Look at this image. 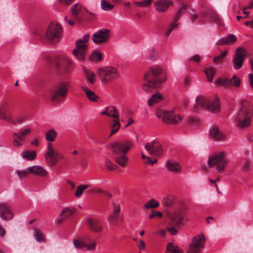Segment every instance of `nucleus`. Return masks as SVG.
Segmentation results:
<instances>
[{
	"label": "nucleus",
	"mask_w": 253,
	"mask_h": 253,
	"mask_svg": "<svg viewBox=\"0 0 253 253\" xmlns=\"http://www.w3.org/2000/svg\"><path fill=\"white\" fill-rule=\"evenodd\" d=\"M215 83L227 88L231 86L238 87L240 85L241 80L236 75H234L230 79L228 78H219L216 80Z\"/></svg>",
	"instance_id": "obj_21"
},
{
	"label": "nucleus",
	"mask_w": 253,
	"mask_h": 253,
	"mask_svg": "<svg viewBox=\"0 0 253 253\" xmlns=\"http://www.w3.org/2000/svg\"><path fill=\"white\" fill-rule=\"evenodd\" d=\"M250 84L252 88H253V75L250 74L249 75Z\"/></svg>",
	"instance_id": "obj_63"
},
{
	"label": "nucleus",
	"mask_w": 253,
	"mask_h": 253,
	"mask_svg": "<svg viewBox=\"0 0 253 253\" xmlns=\"http://www.w3.org/2000/svg\"><path fill=\"white\" fill-rule=\"evenodd\" d=\"M112 108L113 109V111L114 112V114H112V110H109V107H106L105 109L101 113V114L112 117L115 119H118L119 115L116 107L114 106H112Z\"/></svg>",
	"instance_id": "obj_35"
},
{
	"label": "nucleus",
	"mask_w": 253,
	"mask_h": 253,
	"mask_svg": "<svg viewBox=\"0 0 253 253\" xmlns=\"http://www.w3.org/2000/svg\"><path fill=\"white\" fill-rule=\"evenodd\" d=\"M84 72L87 80L90 84H93L95 82V75L94 73L89 71L86 67H84Z\"/></svg>",
	"instance_id": "obj_40"
},
{
	"label": "nucleus",
	"mask_w": 253,
	"mask_h": 253,
	"mask_svg": "<svg viewBox=\"0 0 253 253\" xmlns=\"http://www.w3.org/2000/svg\"><path fill=\"white\" fill-rule=\"evenodd\" d=\"M215 70V69L213 67H209L205 69L204 72L209 82H211L212 81Z\"/></svg>",
	"instance_id": "obj_39"
},
{
	"label": "nucleus",
	"mask_w": 253,
	"mask_h": 253,
	"mask_svg": "<svg viewBox=\"0 0 253 253\" xmlns=\"http://www.w3.org/2000/svg\"><path fill=\"white\" fill-rule=\"evenodd\" d=\"M74 212L73 209L66 208L60 214V217L63 216L65 218L71 216Z\"/></svg>",
	"instance_id": "obj_45"
},
{
	"label": "nucleus",
	"mask_w": 253,
	"mask_h": 253,
	"mask_svg": "<svg viewBox=\"0 0 253 253\" xmlns=\"http://www.w3.org/2000/svg\"><path fill=\"white\" fill-rule=\"evenodd\" d=\"M86 222L89 229L94 233H99L102 231L103 226L101 221L96 218L88 217Z\"/></svg>",
	"instance_id": "obj_22"
},
{
	"label": "nucleus",
	"mask_w": 253,
	"mask_h": 253,
	"mask_svg": "<svg viewBox=\"0 0 253 253\" xmlns=\"http://www.w3.org/2000/svg\"><path fill=\"white\" fill-rule=\"evenodd\" d=\"M201 59V56L198 54H196L192 56L190 58V60L196 63H199V62H200Z\"/></svg>",
	"instance_id": "obj_58"
},
{
	"label": "nucleus",
	"mask_w": 253,
	"mask_h": 253,
	"mask_svg": "<svg viewBox=\"0 0 253 253\" xmlns=\"http://www.w3.org/2000/svg\"><path fill=\"white\" fill-rule=\"evenodd\" d=\"M209 13V16L211 18V21L218 25H222V21L220 15L216 10L212 7H209L207 8Z\"/></svg>",
	"instance_id": "obj_28"
},
{
	"label": "nucleus",
	"mask_w": 253,
	"mask_h": 253,
	"mask_svg": "<svg viewBox=\"0 0 253 253\" xmlns=\"http://www.w3.org/2000/svg\"><path fill=\"white\" fill-rule=\"evenodd\" d=\"M82 90L84 92L86 97L91 101L97 102L99 100V97L97 95L94 91L89 89L88 87L84 85H81Z\"/></svg>",
	"instance_id": "obj_32"
},
{
	"label": "nucleus",
	"mask_w": 253,
	"mask_h": 253,
	"mask_svg": "<svg viewBox=\"0 0 253 253\" xmlns=\"http://www.w3.org/2000/svg\"><path fill=\"white\" fill-rule=\"evenodd\" d=\"M25 121V118L24 117H20L16 119V121H15L16 123L17 122L18 124H22Z\"/></svg>",
	"instance_id": "obj_62"
},
{
	"label": "nucleus",
	"mask_w": 253,
	"mask_h": 253,
	"mask_svg": "<svg viewBox=\"0 0 253 253\" xmlns=\"http://www.w3.org/2000/svg\"><path fill=\"white\" fill-rule=\"evenodd\" d=\"M133 146L129 140H120L116 141L110 145V149L114 154L115 162L123 168L126 167L128 164L129 159L126 154Z\"/></svg>",
	"instance_id": "obj_4"
},
{
	"label": "nucleus",
	"mask_w": 253,
	"mask_h": 253,
	"mask_svg": "<svg viewBox=\"0 0 253 253\" xmlns=\"http://www.w3.org/2000/svg\"><path fill=\"white\" fill-rule=\"evenodd\" d=\"M62 32V28L59 24L51 23L46 30L44 37L41 35L39 36L41 39L45 38L48 41L54 43L59 41Z\"/></svg>",
	"instance_id": "obj_14"
},
{
	"label": "nucleus",
	"mask_w": 253,
	"mask_h": 253,
	"mask_svg": "<svg viewBox=\"0 0 253 253\" xmlns=\"http://www.w3.org/2000/svg\"><path fill=\"white\" fill-rule=\"evenodd\" d=\"M133 146L129 140H120L116 141L110 145V149L114 154L115 162L123 168L126 167L128 164L129 159L126 154Z\"/></svg>",
	"instance_id": "obj_3"
},
{
	"label": "nucleus",
	"mask_w": 253,
	"mask_h": 253,
	"mask_svg": "<svg viewBox=\"0 0 253 253\" xmlns=\"http://www.w3.org/2000/svg\"><path fill=\"white\" fill-rule=\"evenodd\" d=\"M102 55L98 51H94L89 57V60L92 62H97L101 60Z\"/></svg>",
	"instance_id": "obj_44"
},
{
	"label": "nucleus",
	"mask_w": 253,
	"mask_h": 253,
	"mask_svg": "<svg viewBox=\"0 0 253 253\" xmlns=\"http://www.w3.org/2000/svg\"><path fill=\"white\" fill-rule=\"evenodd\" d=\"M157 117L161 119L165 123L168 124L176 125L179 123L182 120L181 115H177L173 111H167L163 110H157Z\"/></svg>",
	"instance_id": "obj_12"
},
{
	"label": "nucleus",
	"mask_w": 253,
	"mask_h": 253,
	"mask_svg": "<svg viewBox=\"0 0 253 253\" xmlns=\"http://www.w3.org/2000/svg\"><path fill=\"white\" fill-rule=\"evenodd\" d=\"M36 156L37 153L36 151H31L30 150H26L22 153V157L28 161L34 160L36 158Z\"/></svg>",
	"instance_id": "obj_37"
},
{
	"label": "nucleus",
	"mask_w": 253,
	"mask_h": 253,
	"mask_svg": "<svg viewBox=\"0 0 253 253\" xmlns=\"http://www.w3.org/2000/svg\"><path fill=\"white\" fill-rule=\"evenodd\" d=\"M145 148L151 155L160 157L163 154L162 146L156 139L146 143L145 145Z\"/></svg>",
	"instance_id": "obj_19"
},
{
	"label": "nucleus",
	"mask_w": 253,
	"mask_h": 253,
	"mask_svg": "<svg viewBox=\"0 0 253 253\" xmlns=\"http://www.w3.org/2000/svg\"><path fill=\"white\" fill-rule=\"evenodd\" d=\"M112 207L113 211L112 213L120 214L121 211V206L118 204H115V203H112Z\"/></svg>",
	"instance_id": "obj_55"
},
{
	"label": "nucleus",
	"mask_w": 253,
	"mask_h": 253,
	"mask_svg": "<svg viewBox=\"0 0 253 253\" xmlns=\"http://www.w3.org/2000/svg\"><path fill=\"white\" fill-rule=\"evenodd\" d=\"M196 104L193 107V111L197 112L200 108H206L208 111L216 113L219 111L220 103L218 98L209 99L202 95L197 96L196 98Z\"/></svg>",
	"instance_id": "obj_7"
},
{
	"label": "nucleus",
	"mask_w": 253,
	"mask_h": 253,
	"mask_svg": "<svg viewBox=\"0 0 253 253\" xmlns=\"http://www.w3.org/2000/svg\"><path fill=\"white\" fill-rule=\"evenodd\" d=\"M165 167L170 172L178 174L182 171V167L177 162L172 160H169L166 163Z\"/></svg>",
	"instance_id": "obj_25"
},
{
	"label": "nucleus",
	"mask_w": 253,
	"mask_h": 253,
	"mask_svg": "<svg viewBox=\"0 0 253 253\" xmlns=\"http://www.w3.org/2000/svg\"><path fill=\"white\" fill-rule=\"evenodd\" d=\"M191 80L188 77H186L185 78L184 80V84L185 85H189L190 83Z\"/></svg>",
	"instance_id": "obj_64"
},
{
	"label": "nucleus",
	"mask_w": 253,
	"mask_h": 253,
	"mask_svg": "<svg viewBox=\"0 0 253 253\" xmlns=\"http://www.w3.org/2000/svg\"><path fill=\"white\" fill-rule=\"evenodd\" d=\"M210 135L212 139L215 141L223 140L225 137V135L215 126L211 127L210 128Z\"/></svg>",
	"instance_id": "obj_26"
},
{
	"label": "nucleus",
	"mask_w": 253,
	"mask_h": 253,
	"mask_svg": "<svg viewBox=\"0 0 253 253\" xmlns=\"http://www.w3.org/2000/svg\"><path fill=\"white\" fill-rule=\"evenodd\" d=\"M66 63L68 65V67L64 68V72L68 74L70 72L71 69L69 67L70 65L71 64V61L69 58H66Z\"/></svg>",
	"instance_id": "obj_59"
},
{
	"label": "nucleus",
	"mask_w": 253,
	"mask_h": 253,
	"mask_svg": "<svg viewBox=\"0 0 253 253\" xmlns=\"http://www.w3.org/2000/svg\"><path fill=\"white\" fill-rule=\"evenodd\" d=\"M166 253H183V251L172 243H169L167 246Z\"/></svg>",
	"instance_id": "obj_38"
},
{
	"label": "nucleus",
	"mask_w": 253,
	"mask_h": 253,
	"mask_svg": "<svg viewBox=\"0 0 253 253\" xmlns=\"http://www.w3.org/2000/svg\"><path fill=\"white\" fill-rule=\"evenodd\" d=\"M88 185H80L78 186L75 192V196L79 197L83 194L84 191L89 187Z\"/></svg>",
	"instance_id": "obj_48"
},
{
	"label": "nucleus",
	"mask_w": 253,
	"mask_h": 253,
	"mask_svg": "<svg viewBox=\"0 0 253 253\" xmlns=\"http://www.w3.org/2000/svg\"><path fill=\"white\" fill-rule=\"evenodd\" d=\"M31 132L32 129L30 127H27L20 129L17 132H12L13 145L17 147L21 146L25 141L27 136L29 135Z\"/></svg>",
	"instance_id": "obj_16"
},
{
	"label": "nucleus",
	"mask_w": 253,
	"mask_h": 253,
	"mask_svg": "<svg viewBox=\"0 0 253 253\" xmlns=\"http://www.w3.org/2000/svg\"><path fill=\"white\" fill-rule=\"evenodd\" d=\"M101 8L105 11H109L113 9L114 6L105 0H102L101 1Z\"/></svg>",
	"instance_id": "obj_47"
},
{
	"label": "nucleus",
	"mask_w": 253,
	"mask_h": 253,
	"mask_svg": "<svg viewBox=\"0 0 253 253\" xmlns=\"http://www.w3.org/2000/svg\"><path fill=\"white\" fill-rule=\"evenodd\" d=\"M89 35L85 34L83 39L78 40L76 42V48L73 50V54L81 61H84L86 59L87 42Z\"/></svg>",
	"instance_id": "obj_9"
},
{
	"label": "nucleus",
	"mask_w": 253,
	"mask_h": 253,
	"mask_svg": "<svg viewBox=\"0 0 253 253\" xmlns=\"http://www.w3.org/2000/svg\"><path fill=\"white\" fill-rule=\"evenodd\" d=\"M173 5V2L169 0H159L154 3L156 10L159 12L166 11L170 6Z\"/></svg>",
	"instance_id": "obj_24"
},
{
	"label": "nucleus",
	"mask_w": 253,
	"mask_h": 253,
	"mask_svg": "<svg viewBox=\"0 0 253 253\" xmlns=\"http://www.w3.org/2000/svg\"><path fill=\"white\" fill-rule=\"evenodd\" d=\"M143 90L148 92H152L167 80V75L160 66L154 65L149 67L143 76Z\"/></svg>",
	"instance_id": "obj_1"
},
{
	"label": "nucleus",
	"mask_w": 253,
	"mask_h": 253,
	"mask_svg": "<svg viewBox=\"0 0 253 253\" xmlns=\"http://www.w3.org/2000/svg\"><path fill=\"white\" fill-rule=\"evenodd\" d=\"M12 106L8 102H3L0 104V119L4 120L9 124L16 125V122L12 118L10 113Z\"/></svg>",
	"instance_id": "obj_18"
},
{
	"label": "nucleus",
	"mask_w": 253,
	"mask_h": 253,
	"mask_svg": "<svg viewBox=\"0 0 253 253\" xmlns=\"http://www.w3.org/2000/svg\"><path fill=\"white\" fill-rule=\"evenodd\" d=\"M227 54V52L226 51H224L222 52L220 55L215 56L213 58V62L215 63H218L222 62L224 58L226 56Z\"/></svg>",
	"instance_id": "obj_51"
},
{
	"label": "nucleus",
	"mask_w": 253,
	"mask_h": 253,
	"mask_svg": "<svg viewBox=\"0 0 253 253\" xmlns=\"http://www.w3.org/2000/svg\"><path fill=\"white\" fill-rule=\"evenodd\" d=\"M59 153L51 143H47V150L44 154L45 162L49 167L54 166L59 159Z\"/></svg>",
	"instance_id": "obj_17"
},
{
	"label": "nucleus",
	"mask_w": 253,
	"mask_h": 253,
	"mask_svg": "<svg viewBox=\"0 0 253 253\" xmlns=\"http://www.w3.org/2000/svg\"><path fill=\"white\" fill-rule=\"evenodd\" d=\"M190 20L192 23H195L198 20L200 23L204 22L203 19L199 18V16L197 14H193L190 18Z\"/></svg>",
	"instance_id": "obj_56"
},
{
	"label": "nucleus",
	"mask_w": 253,
	"mask_h": 253,
	"mask_svg": "<svg viewBox=\"0 0 253 253\" xmlns=\"http://www.w3.org/2000/svg\"><path fill=\"white\" fill-rule=\"evenodd\" d=\"M73 243L76 249L79 250L85 248L88 251H94L97 245L96 241L88 235L74 239Z\"/></svg>",
	"instance_id": "obj_11"
},
{
	"label": "nucleus",
	"mask_w": 253,
	"mask_h": 253,
	"mask_svg": "<svg viewBox=\"0 0 253 253\" xmlns=\"http://www.w3.org/2000/svg\"><path fill=\"white\" fill-rule=\"evenodd\" d=\"M19 178L22 179L26 177L29 174H31V171L29 170V168L23 170H18L16 171Z\"/></svg>",
	"instance_id": "obj_50"
},
{
	"label": "nucleus",
	"mask_w": 253,
	"mask_h": 253,
	"mask_svg": "<svg viewBox=\"0 0 253 253\" xmlns=\"http://www.w3.org/2000/svg\"><path fill=\"white\" fill-rule=\"evenodd\" d=\"M70 88V83L66 81L58 82L54 84L48 90L50 100L55 103L63 102Z\"/></svg>",
	"instance_id": "obj_5"
},
{
	"label": "nucleus",
	"mask_w": 253,
	"mask_h": 253,
	"mask_svg": "<svg viewBox=\"0 0 253 253\" xmlns=\"http://www.w3.org/2000/svg\"><path fill=\"white\" fill-rule=\"evenodd\" d=\"M187 209L184 206H180L169 211L168 213V231L171 235H176L177 228L184 225V222L188 221L186 217Z\"/></svg>",
	"instance_id": "obj_2"
},
{
	"label": "nucleus",
	"mask_w": 253,
	"mask_h": 253,
	"mask_svg": "<svg viewBox=\"0 0 253 253\" xmlns=\"http://www.w3.org/2000/svg\"><path fill=\"white\" fill-rule=\"evenodd\" d=\"M226 156V153L222 151L210 157L208 162L209 167L215 168L218 173L223 172L228 163Z\"/></svg>",
	"instance_id": "obj_8"
},
{
	"label": "nucleus",
	"mask_w": 253,
	"mask_h": 253,
	"mask_svg": "<svg viewBox=\"0 0 253 253\" xmlns=\"http://www.w3.org/2000/svg\"><path fill=\"white\" fill-rule=\"evenodd\" d=\"M163 97L161 94L158 92L154 93L151 97L148 100V103L150 106L153 105L155 103L162 100Z\"/></svg>",
	"instance_id": "obj_36"
},
{
	"label": "nucleus",
	"mask_w": 253,
	"mask_h": 253,
	"mask_svg": "<svg viewBox=\"0 0 253 253\" xmlns=\"http://www.w3.org/2000/svg\"><path fill=\"white\" fill-rule=\"evenodd\" d=\"M237 41V39L235 35L230 34L227 37H224L219 40L217 42L216 44L219 45H232Z\"/></svg>",
	"instance_id": "obj_31"
},
{
	"label": "nucleus",
	"mask_w": 253,
	"mask_h": 253,
	"mask_svg": "<svg viewBox=\"0 0 253 253\" xmlns=\"http://www.w3.org/2000/svg\"><path fill=\"white\" fill-rule=\"evenodd\" d=\"M73 0H59L61 3L67 5L70 4L73 1Z\"/></svg>",
	"instance_id": "obj_61"
},
{
	"label": "nucleus",
	"mask_w": 253,
	"mask_h": 253,
	"mask_svg": "<svg viewBox=\"0 0 253 253\" xmlns=\"http://www.w3.org/2000/svg\"><path fill=\"white\" fill-rule=\"evenodd\" d=\"M156 216L162 217L163 216V213L160 211H153L152 213L149 215V218L151 219Z\"/></svg>",
	"instance_id": "obj_57"
},
{
	"label": "nucleus",
	"mask_w": 253,
	"mask_h": 253,
	"mask_svg": "<svg viewBox=\"0 0 253 253\" xmlns=\"http://www.w3.org/2000/svg\"><path fill=\"white\" fill-rule=\"evenodd\" d=\"M88 192L90 193H94L96 194H104L105 193V190L100 188L94 187L89 190Z\"/></svg>",
	"instance_id": "obj_54"
},
{
	"label": "nucleus",
	"mask_w": 253,
	"mask_h": 253,
	"mask_svg": "<svg viewBox=\"0 0 253 253\" xmlns=\"http://www.w3.org/2000/svg\"><path fill=\"white\" fill-rule=\"evenodd\" d=\"M57 136V132L53 129L48 130L45 134V138L47 141L49 143L53 142Z\"/></svg>",
	"instance_id": "obj_33"
},
{
	"label": "nucleus",
	"mask_w": 253,
	"mask_h": 253,
	"mask_svg": "<svg viewBox=\"0 0 253 253\" xmlns=\"http://www.w3.org/2000/svg\"><path fill=\"white\" fill-rule=\"evenodd\" d=\"M85 10L84 9L80 3H76L72 6L70 13L74 18L78 19V17L83 16Z\"/></svg>",
	"instance_id": "obj_30"
},
{
	"label": "nucleus",
	"mask_w": 253,
	"mask_h": 253,
	"mask_svg": "<svg viewBox=\"0 0 253 253\" xmlns=\"http://www.w3.org/2000/svg\"><path fill=\"white\" fill-rule=\"evenodd\" d=\"M111 31L107 29H102L94 33L92 40L95 43L100 44L106 42L110 38Z\"/></svg>",
	"instance_id": "obj_20"
},
{
	"label": "nucleus",
	"mask_w": 253,
	"mask_h": 253,
	"mask_svg": "<svg viewBox=\"0 0 253 253\" xmlns=\"http://www.w3.org/2000/svg\"><path fill=\"white\" fill-rule=\"evenodd\" d=\"M205 241L206 238L202 233L194 237L189 245L187 253H199L204 247Z\"/></svg>",
	"instance_id": "obj_15"
},
{
	"label": "nucleus",
	"mask_w": 253,
	"mask_h": 253,
	"mask_svg": "<svg viewBox=\"0 0 253 253\" xmlns=\"http://www.w3.org/2000/svg\"><path fill=\"white\" fill-rule=\"evenodd\" d=\"M97 74L101 81L105 83L112 82L120 76L118 69L112 66L99 69Z\"/></svg>",
	"instance_id": "obj_10"
},
{
	"label": "nucleus",
	"mask_w": 253,
	"mask_h": 253,
	"mask_svg": "<svg viewBox=\"0 0 253 253\" xmlns=\"http://www.w3.org/2000/svg\"><path fill=\"white\" fill-rule=\"evenodd\" d=\"M117 119H115V120H114L113 121V123L111 125L112 128L110 134L111 136L117 132L120 127V124Z\"/></svg>",
	"instance_id": "obj_42"
},
{
	"label": "nucleus",
	"mask_w": 253,
	"mask_h": 253,
	"mask_svg": "<svg viewBox=\"0 0 253 253\" xmlns=\"http://www.w3.org/2000/svg\"><path fill=\"white\" fill-rule=\"evenodd\" d=\"M120 220L122 221L123 218L119 214L112 213L108 217V222L113 225H116Z\"/></svg>",
	"instance_id": "obj_34"
},
{
	"label": "nucleus",
	"mask_w": 253,
	"mask_h": 253,
	"mask_svg": "<svg viewBox=\"0 0 253 253\" xmlns=\"http://www.w3.org/2000/svg\"><path fill=\"white\" fill-rule=\"evenodd\" d=\"M34 236L36 240L39 242H44L45 241L43 235L38 229H35L34 230Z\"/></svg>",
	"instance_id": "obj_46"
},
{
	"label": "nucleus",
	"mask_w": 253,
	"mask_h": 253,
	"mask_svg": "<svg viewBox=\"0 0 253 253\" xmlns=\"http://www.w3.org/2000/svg\"><path fill=\"white\" fill-rule=\"evenodd\" d=\"M29 170L31 171V174L41 177H45L48 174L47 171L40 166H34L29 167Z\"/></svg>",
	"instance_id": "obj_29"
},
{
	"label": "nucleus",
	"mask_w": 253,
	"mask_h": 253,
	"mask_svg": "<svg viewBox=\"0 0 253 253\" xmlns=\"http://www.w3.org/2000/svg\"><path fill=\"white\" fill-rule=\"evenodd\" d=\"M106 167L109 170H113L117 169V166L113 164L109 160L106 161Z\"/></svg>",
	"instance_id": "obj_52"
},
{
	"label": "nucleus",
	"mask_w": 253,
	"mask_h": 253,
	"mask_svg": "<svg viewBox=\"0 0 253 253\" xmlns=\"http://www.w3.org/2000/svg\"><path fill=\"white\" fill-rule=\"evenodd\" d=\"M0 217L3 220H9L12 218L13 213L8 207L5 204H0Z\"/></svg>",
	"instance_id": "obj_27"
},
{
	"label": "nucleus",
	"mask_w": 253,
	"mask_h": 253,
	"mask_svg": "<svg viewBox=\"0 0 253 253\" xmlns=\"http://www.w3.org/2000/svg\"><path fill=\"white\" fill-rule=\"evenodd\" d=\"M138 248L139 250H144L145 247V244L143 241L140 240L139 241V244L138 245Z\"/></svg>",
	"instance_id": "obj_60"
},
{
	"label": "nucleus",
	"mask_w": 253,
	"mask_h": 253,
	"mask_svg": "<svg viewBox=\"0 0 253 253\" xmlns=\"http://www.w3.org/2000/svg\"><path fill=\"white\" fill-rule=\"evenodd\" d=\"M253 116V104L250 102H243L236 118L237 125L241 128L249 126Z\"/></svg>",
	"instance_id": "obj_6"
},
{
	"label": "nucleus",
	"mask_w": 253,
	"mask_h": 253,
	"mask_svg": "<svg viewBox=\"0 0 253 253\" xmlns=\"http://www.w3.org/2000/svg\"><path fill=\"white\" fill-rule=\"evenodd\" d=\"M251 165V162L249 160H246L242 165V169L245 172H248L250 170Z\"/></svg>",
	"instance_id": "obj_53"
},
{
	"label": "nucleus",
	"mask_w": 253,
	"mask_h": 253,
	"mask_svg": "<svg viewBox=\"0 0 253 253\" xmlns=\"http://www.w3.org/2000/svg\"><path fill=\"white\" fill-rule=\"evenodd\" d=\"M174 198L171 195H168L162 200V203L166 206L170 207L173 203Z\"/></svg>",
	"instance_id": "obj_43"
},
{
	"label": "nucleus",
	"mask_w": 253,
	"mask_h": 253,
	"mask_svg": "<svg viewBox=\"0 0 253 253\" xmlns=\"http://www.w3.org/2000/svg\"><path fill=\"white\" fill-rule=\"evenodd\" d=\"M245 56V51L243 49L239 47L236 49L233 59L234 67L235 69H239L242 66Z\"/></svg>",
	"instance_id": "obj_23"
},
{
	"label": "nucleus",
	"mask_w": 253,
	"mask_h": 253,
	"mask_svg": "<svg viewBox=\"0 0 253 253\" xmlns=\"http://www.w3.org/2000/svg\"><path fill=\"white\" fill-rule=\"evenodd\" d=\"M159 206V203L155 199H152L147 201L144 206V209H153Z\"/></svg>",
	"instance_id": "obj_41"
},
{
	"label": "nucleus",
	"mask_w": 253,
	"mask_h": 253,
	"mask_svg": "<svg viewBox=\"0 0 253 253\" xmlns=\"http://www.w3.org/2000/svg\"><path fill=\"white\" fill-rule=\"evenodd\" d=\"M153 0H143L141 1H135L134 4L139 7H148L151 5Z\"/></svg>",
	"instance_id": "obj_49"
},
{
	"label": "nucleus",
	"mask_w": 253,
	"mask_h": 253,
	"mask_svg": "<svg viewBox=\"0 0 253 253\" xmlns=\"http://www.w3.org/2000/svg\"><path fill=\"white\" fill-rule=\"evenodd\" d=\"M188 7V5L181 1L179 7L178 8L176 11L175 14L173 18L172 21L170 23L169 27L168 28L166 32V36L168 37L169 36L172 31L176 29L179 25V23L178 21L181 18L183 15L186 11Z\"/></svg>",
	"instance_id": "obj_13"
}]
</instances>
